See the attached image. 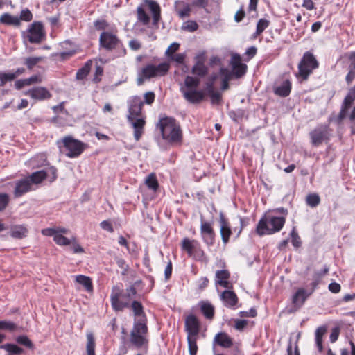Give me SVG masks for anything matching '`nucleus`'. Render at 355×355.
Masks as SVG:
<instances>
[{
    "label": "nucleus",
    "instance_id": "nucleus-1",
    "mask_svg": "<svg viewBox=\"0 0 355 355\" xmlns=\"http://www.w3.org/2000/svg\"><path fill=\"white\" fill-rule=\"evenodd\" d=\"M128 114L127 119L134 129V137L139 141L144 133L146 124L145 116L142 113L144 102L139 96H132L128 101Z\"/></svg>",
    "mask_w": 355,
    "mask_h": 355
},
{
    "label": "nucleus",
    "instance_id": "nucleus-2",
    "mask_svg": "<svg viewBox=\"0 0 355 355\" xmlns=\"http://www.w3.org/2000/svg\"><path fill=\"white\" fill-rule=\"evenodd\" d=\"M163 139L171 144H180L182 140V132L180 124L172 117L161 118L157 123Z\"/></svg>",
    "mask_w": 355,
    "mask_h": 355
},
{
    "label": "nucleus",
    "instance_id": "nucleus-3",
    "mask_svg": "<svg viewBox=\"0 0 355 355\" xmlns=\"http://www.w3.org/2000/svg\"><path fill=\"white\" fill-rule=\"evenodd\" d=\"M130 343L137 349L146 347L148 343L147 319L135 320L130 335Z\"/></svg>",
    "mask_w": 355,
    "mask_h": 355
},
{
    "label": "nucleus",
    "instance_id": "nucleus-4",
    "mask_svg": "<svg viewBox=\"0 0 355 355\" xmlns=\"http://www.w3.org/2000/svg\"><path fill=\"white\" fill-rule=\"evenodd\" d=\"M135 295L136 289L134 286H130L125 292H122L117 286L114 287L110 296L112 308L115 311H122L128 307Z\"/></svg>",
    "mask_w": 355,
    "mask_h": 355
},
{
    "label": "nucleus",
    "instance_id": "nucleus-5",
    "mask_svg": "<svg viewBox=\"0 0 355 355\" xmlns=\"http://www.w3.org/2000/svg\"><path fill=\"white\" fill-rule=\"evenodd\" d=\"M285 221L284 217L265 216L259 221L257 232L259 235L262 236L279 232L283 227Z\"/></svg>",
    "mask_w": 355,
    "mask_h": 355
},
{
    "label": "nucleus",
    "instance_id": "nucleus-6",
    "mask_svg": "<svg viewBox=\"0 0 355 355\" xmlns=\"http://www.w3.org/2000/svg\"><path fill=\"white\" fill-rule=\"evenodd\" d=\"M62 146H60V150L68 157H76L84 150V144L71 136L64 137L62 139Z\"/></svg>",
    "mask_w": 355,
    "mask_h": 355
},
{
    "label": "nucleus",
    "instance_id": "nucleus-7",
    "mask_svg": "<svg viewBox=\"0 0 355 355\" xmlns=\"http://www.w3.org/2000/svg\"><path fill=\"white\" fill-rule=\"evenodd\" d=\"M318 67V62L310 52H306L298 64L299 76L306 80L313 70Z\"/></svg>",
    "mask_w": 355,
    "mask_h": 355
},
{
    "label": "nucleus",
    "instance_id": "nucleus-8",
    "mask_svg": "<svg viewBox=\"0 0 355 355\" xmlns=\"http://www.w3.org/2000/svg\"><path fill=\"white\" fill-rule=\"evenodd\" d=\"M169 69L170 64L168 62H162L157 66L148 64L141 69V75L146 79L156 76H163L167 73Z\"/></svg>",
    "mask_w": 355,
    "mask_h": 355
},
{
    "label": "nucleus",
    "instance_id": "nucleus-9",
    "mask_svg": "<svg viewBox=\"0 0 355 355\" xmlns=\"http://www.w3.org/2000/svg\"><path fill=\"white\" fill-rule=\"evenodd\" d=\"M309 135L312 145L314 146H318L323 141H328L329 139V128L327 125H318L314 128Z\"/></svg>",
    "mask_w": 355,
    "mask_h": 355
},
{
    "label": "nucleus",
    "instance_id": "nucleus-10",
    "mask_svg": "<svg viewBox=\"0 0 355 355\" xmlns=\"http://www.w3.org/2000/svg\"><path fill=\"white\" fill-rule=\"evenodd\" d=\"M121 44V40L112 32L103 31L99 37V45L107 51L116 49Z\"/></svg>",
    "mask_w": 355,
    "mask_h": 355
},
{
    "label": "nucleus",
    "instance_id": "nucleus-11",
    "mask_svg": "<svg viewBox=\"0 0 355 355\" xmlns=\"http://www.w3.org/2000/svg\"><path fill=\"white\" fill-rule=\"evenodd\" d=\"M44 37L43 25L40 21H34L27 30L26 37L31 44L40 43Z\"/></svg>",
    "mask_w": 355,
    "mask_h": 355
},
{
    "label": "nucleus",
    "instance_id": "nucleus-12",
    "mask_svg": "<svg viewBox=\"0 0 355 355\" xmlns=\"http://www.w3.org/2000/svg\"><path fill=\"white\" fill-rule=\"evenodd\" d=\"M230 66L235 78H239L246 73L247 65L242 63L241 57L239 54H233L232 55Z\"/></svg>",
    "mask_w": 355,
    "mask_h": 355
},
{
    "label": "nucleus",
    "instance_id": "nucleus-13",
    "mask_svg": "<svg viewBox=\"0 0 355 355\" xmlns=\"http://www.w3.org/2000/svg\"><path fill=\"white\" fill-rule=\"evenodd\" d=\"M200 234L203 241L208 245H212L214 243L215 233L211 223L205 221L201 218Z\"/></svg>",
    "mask_w": 355,
    "mask_h": 355
},
{
    "label": "nucleus",
    "instance_id": "nucleus-14",
    "mask_svg": "<svg viewBox=\"0 0 355 355\" xmlns=\"http://www.w3.org/2000/svg\"><path fill=\"white\" fill-rule=\"evenodd\" d=\"M181 93L184 99L192 104L200 103L205 97V92L202 90H198L196 89H182Z\"/></svg>",
    "mask_w": 355,
    "mask_h": 355
},
{
    "label": "nucleus",
    "instance_id": "nucleus-15",
    "mask_svg": "<svg viewBox=\"0 0 355 355\" xmlns=\"http://www.w3.org/2000/svg\"><path fill=\"white\" fill-rule=\"evenodd\" d=\"M185 331L187 336H198L200 331V323L194 315H189L185 320Z\"/></svg>",
    "mask_w": 355,
    "mask_h": 355
},
{
    "label": "nucleus",
    "instance_id": "nucleus-16",
    "mask_svg": "<svg viewBox=\"0 0 355 355\" xmlns=\"http://www.w3.org/2000/svg\"><path fill=\"white\" fill-rule=\"evenodd\" d=\"M15 184L14 196L15 198L22 196L26 193L30 191L33 187L27 177L15 181Z\"/></svg>",
    "mask_w": 355,
    "mask_h": 355
},
{
    "label": "nucleus",
    "instance_id": "nucleus-17",
    "mask_svg": "<svg viewBox=\"0 0 355 355\" xmlns=\"http://www.w3.org/2000/svg\"><path fill=\"white\" fill-rule=\"evenodd\" d=\"M219 216L220 233L223 243L225 245L229 242L230 237L232 234V230L229 222L225 218L223 212L220 213Z\"/></svg>",
    "mask_w": 355,
    "mask_h": 355
},
{
    "label": "nucleus",
    "instance_id": "nucleus-18",
    "mask_svg": "<svg viewBox=\"0 0 355 355\" xmlns=\"http://www.w3.org/2000/svg\"><path fill=\"white\" fill-rule=\"evenodd\" d=\"M25 94L29 96L32 98L40 101L49 99L51 97L49 90L42 87H35L30 89L25 93Z\"/></svg>",
    "mask_w": 355,
    "mask_h": 355
},
{
    "label": "nucleus",
    "instance_id": "nucleus-19",
    "mask_svg": "<svg viewBox=\"0 0 355 355\" xmlns=\"http://www.w3.org/2000/svg\"><path fill=\"white\" fill-rule=\"evenodd\" d=\"M182 250L187 252L189 257L193 256L195 253L200 251V243L196 240H191L189 238H184L181 243Z\"/></svg>",
    "mask_w": 355,
    "mask_h": 355
},
{
    "label": "nucleus",
    "instance_id": "nucleus-20",
    "mask_svg": "<svg viewBox=\"0 0 355 355\" xmlns=\"http://www.w3.org/2000/svg\"><path fill=\"white\" fill-rule=\"evenodd\" d=\"M220 298L223 304L228 308L235 309L238 302V297L234 291L225 290L220 295Z\"/></svg>",
    "mask_w": 355,
    "mask_h": 355
},
{
    "label": "nucleus",
    "instance_id": "nucleus-21",
    "mask_svg": "<svg viewBox=\"0 0 355 355\" xmlns=\"http://www.w3.org/2000/svg\"><path fill=\"white\" fill-rule=\"evenodd\" d=\"M312 290L309 292L304 288H299L295 293L293 295L292 302L293 304L297 306H302L305 302L306 300L308 297L313 293Z\"/></svg>",
    "mask_w": 355,
    "mask_h": 355
},
{
    "label": "nucleus",
    "instance_id": "nucleus-22",
    "mask_svg": "<svg viewBox=\"0 0 355 355\" xmlns=\"http://www.w3.org/2000/svg\"><path fill=\"white\" fill-rule=\"evenodd\" d=\"M355 97L349 92L347 95L344 98V101L341 105V109L339 112L338 119L339 121H342L347 116L348 110L352 105Z\"/></svg>",
    "mask_w": 355,
    "mask_h": 355
},
{
    "label": "nucleus",
    "instance_id": "nucleus-23",
    "mask_svg": "<svg viewBox=\"0 0 355 355\" xmlns=\"http://www.w3.org/2000/svg\"><path fill=\"white\" fill-rule=\"evenodd\" d=\"M62 49H66L65 51L60 52L57 54L61 60H65L69 58L73 55L76 53V49L74 44L70 40H65L61 44Z\"/></svg>",
    "mask_w": 355,
    "mask_h": 355
},
{
    "label": "nucleus",
    "instance_id": "nucleus-24",
    "mask_svg": "<svg viewBox=\"0 0 355 355\" xmlns=\"http://www.w3.org/2000/svg\"><path fill=\"white\" fill-rule=\"evenodd\" d=\"M230 274L227 270H217L216 272V284H218L225 288H230V283L228 282Z\"/></svg>",
    "mask_w": 355,
    "mask_h": 355
},
{
    "label": "nucleus",
    "instance_id": "nucleus-25",
    "mask_svg": "<svg viewBox=\"0 0 355 355\" xmlns=\"http://www.w3.org/2000/svg\"><path fill=\"white\" fill-rule=\"evenodd\" d=\"M95 71L92 81L98 83L101 80L103 75V65L107 63V60L103 58L95 59Z\"/></svg>",
    "mask_w": 355,
    "mask_h": 355
},
{
    "label": "nucleus",
    "instance_id": "nucleus-26",
    "mask_svg": "<svg viewBox=\"0 0 355 355\" xmlns=\"http://www.w3.org/2000/svg\"><path fill=\"white\" fill-rule=\"evenodd\" d=\"M214 343L225 348H229L232 345L231 338L227 334L223 332L215 336Z\"/></svg>",
    "mask_w": 355,
    "mask_h": 355
},
{
    "label": "nucleus",
    "instance_id": "nucleus-27",
    "mask_svg": "<svg viewBox=\"0 0 355 355\" xmlns=\"http://www.w3.org/2000/svg\"><path fill=\"white\" fill-rule=\"evenodd\" d=\"M175 6V11L180 18L184 19L185 17H189L191 8L188 3H186L184 1H176Z\"/></svg>",
    "mask_w": 355,
    "mask_h": 355
},
{
    "label": "nucleus",
    "instance_id": "nucleus-28",
    "mask_svg": "<svg viewBox=\"0 0 355 355\" xmlns=\"http://www.w3.org/2000/svg\"><path fill=\"white\" fill-rule=\"evenodd\" d=\"M146 3L152 12L153 24H157L161 17V9L159 5L153 0L146 1Z\"/></svg>",
    "mask_w": 355,
    "mask_h": 355
},
{
    "label": "nucleus",
    "instance_id": "nucleus-29",
    "mask_svg": "<svg viewBox=\"0 0 355 355\" xmlns=\"http://www.w3.org/2000/svg\"><path fill=\"white\" fill-rule=\"evenodd\" d=\"M0 24L19 26L21 24L20 20L18 17L13 16L8 12H5L0 17Z\"/></svg>",
    "mask_w": 355,
    "mask_h": 355
},
{
    "label": "nucleus",
    "instance_id": "nucleus-30",
    "mask_svg": "<svg viewBox=\"0 0 355 355\" xmlns=\"http://www.w3.org/2000/svg\"><path fill=\"white\" fill-rule=\"evenodd\" d=\"M291 89V83L288 80H286L281 85L275 88V93L278 96L286 97L289 95Z\"/></svg>",
    "mask_w": 355,
    "mask_h": 355
},
{
    "label": "nucleus",
    "instance_id": "nucleus-31",
    "mask_svg": "<svg viewBox=\"0 0 355 355\" xmlns=\"http://www.w3.org/2000/svg\"><path fill=\"white\" fill-rule=\"evenodd\" d=\"M131 308L136 317L135 320H141L143 318L147 319L144 313L143 306L139 302L134 300L131 304Z\"/></svg>",
    "mask_w": 355,
    "mask_h": 355
},
{
    "label": "nucleus",
    "instance_id": "nucleus-32",
    "mask_svg": "<svg viewBox=\"0 0 355 355\" xmlns=\"http://www.w3.org/2000/svg\"><path fill=\"white\" fill-rule=\"evenodd\" d=\"M0 349H4L8 352V355H20L24 353V349L13 343H6L0 345Z\"/></svg>",
    "mask_w": 355,
    "mask_h": 355
},
{
    "label": "nucleus",
    "instance_id": "nucleus-33",
    "mask_svg": "<svg viewBox=\"0 0 355 355\" xmlns=\"http://www.w3.org/2000/svg\"><path fill=\"white\" fill-rule=\"evenodd\" d=\"M32 186L41 183L46 178V174L44 169L32 173L30 175L27 176Z\"/></svg>",
    "mask_w": 355,
    "mask_h": 355
},
{
    "label": "nucleus",
    "instance_id": "nucleus-34",
    "mask_svg": "<svg viewBox=\"0 0 355 355\" xmlns=\"http://www.w3.org/2000/svg\"><path fill=\"white\" fill-rule=\"evenodd\" d=\"M327 332V328L324 326L319 327L315 332V340L317 348L320 352L323 350L322 337Z\"/></svg>",
    "mask_w": 355,
    "mask_h": 355
},
{
    "label": "nucleus",
    "instance_id": "nucleus-35",
    "mask_svg": "<svg viewBox=\"0 0 355 355\" xmlns=\"http://www.w3.org/2000/svg\"><path fill=\"white\" fill-rule=\"evenodd\" d=\"M28 230L23 225H16L12 227L10 236L12 238L21 239L27 236Z\"/></svg>",
    "mask_w": 355,
    "mask_h": 355
},
{
    "label": "nucleus",
    "instance_id": "nucleus-36",
    "mask_svg": "<svg viewBox=\"0 0 355 355\" xmlns=\"http://www.w3.org/2000/svg\"><path fill=\"white\" fill-rule=\"evenodd\" d=\"M200 84V79L196 77L187 76L185 78L184 85L180 86V90L187 88V89H196Z\"/></svg>",
    "mask_w": 355,
    "mask_h": 355
},
{
    "label": "nucleus",
    "instance_id": "nucleus-37",
    "mask_svg": "<svg viewBox=\"0 0 355 355\" xmlns=\"http://www.w3.org/2000/svg\"><path fill=\"white\" fill-rule=\"evenodd\" d=\"M200 310L206 318H213L214 315V308L210 303L202 302L200 303Z\"/></svg>",
    "mask_w": 355,
    "mask_h": 355
},
{
    "label": "nucleus",
    "instance_id": "nucleus-38",
    "mask_svg": "<svg viewBox=\"0 0 355 355\" xmlns=\"http://www.w3.org/2000/svg\"><path fill=\"white\" fill-rule=\"evenodd\" d=\"M145 184L149 189L152 190L154 192H155L159 187L157 179L156 178L155 174L153 173L149 174L146 177L145 180Z\"/></svg>",
    "mask_w": 355,
    "mask_h": 355
},
{
    "label": "nucleus",
    "instance_id": "nucleus-39",
    "mask_svg": "<svg viewBox=\"0 0 355 355\" xmlns=\"http://www.w3.org/2000/svg\"><path fill=\"white\" fill-rule=\"evenodd\" d=\"M198 338V336H187L189 355L197 354L198 350V347L197 345Z\"/></svg>",
    "mask_w": 355,
    "mask_h": 355
},
{
    "label": "nucleus",
    "instance_id": "nucleus-40",
    "mask_svg": "<svg viewBox=\"0 0 355 355\" xmlns=\"http://www.w3.org/2000/svg\"><path fill=\"white\" fill-rule=\"evenodd\" d=\"M207 68L200 61H198L192 68V73L202 77L207 74Z\"/></svg>",
    "mask_w": 355,
    "mask_h": 355
},
{
    "label": "nucleus",
    "instance_id": "nucleus-41",
    "mask_svg": "<svg viewBox=\"0 0 355 355\" xmlns=\"http://www.w3.org/2000/svg\"><path fill=\"white\" fill-rule=\"evenodd\" d=\"M137 15L139 21L142 23L144 25H147L150 22V17L146 12L142 6H139L137 8Z\"/></svg>",
    "mask_w": 355,
    "mask_h": 355
},
{
    "label": "nucleus",
    "instance_id": "nucleus-42",
    "mask_svg": "<svg viewBox=\"0 0 355 355\" xmlns=\"http://www.w3.org/2000/svg\"><path fill=\"white\" fill-rule=\"evenodd\" d=\"M329 271V268L325 266L324 269L320 272H315L313 275V281L311 283L312 291L315 290L317 286L319 284L321 278L325 275Z\"/></svg>",
    "mask_w": 355,
    "mask_h": 355
},
{
    "label": "nucleus",
    "instance_id": "nucleus-43",
    "mask_svg": "<svg viewBox=\"0 0 355 355\" xmlns=\"http://www.w3.org/2000/svg\"><path fill=\"white\" fill-rule=\"evenodd\" d=\"M18 326L10 320H0V330H8L10 332L18 331Z\"/></svg>",
    "mask_w": 355,
    "mask_h": 355
},
{
    "label": "nucleus",
    "instance_id": "nucleus-44",
    "mask_svg": "<svg viewBox=\"0 0 355 355\" xmlns=\"http://www.w3.org/2000/svg\"><path fill=\"white\" fill-rule=\"evenodd\" d=\"M89 75V60L86 61L84 66L79 69L76 73V80H83L87 78Z\"/></svg>",
    "mask_w": 355,
    "mask_h": 355
},
{
    "label": "nucleus",
    "instance_id": "nucleus-45",
    "mask_svg": "<svg viewBox=\"0 0 355 355\" xmlns=\"http://www.w3.org/2000/svg\"><path fill=\"white\" fill-rule=\"evenodd\" d=\"M270 24V21L266 19H260L257 24L256 32L254 37L261 34L265 29H266Z\"/></svg>",
    "mask_w": 355,
    "mask_h": 355
},
{
    "label": "nucleus",
    "instance_id": "nucleus-46",
    "mask_svg": "<svg viewBox=\"0 0 355 355\" xmlns=\"http://www.w3.org/2000/svg\"><path fill=\"white\" fill-rule=\"evenodd\" d=\"M306 202L309 206L315 207L320 204V198L317 193H311L306 196Z\"/></svg>",
    "mask_w": 355,
    "mask_h": 355
},
{
    "label": "nucleus",
    "instance_id": "nucleus-47",
    "mask_svg": "<svg viewBox=\"0 0 355 355\" xmlns=\"http://www.w3.org/2000/svg\"><path fill=\"white\" fill-rule=\"evenodd\" d=\"M16 342L21 345L26 347L28 349L33 348V344L32 341L26 335L18 336L16 338Z\"/></svg>",
    "mask_w": 355,
    "mask_h": 355
},
{
    "label": "nucleus",
    "instance_id": "nucleus-48",
    "mask_svg": "<svg viewBox=\"0 0 355 355\" xmlns=\"http://www.w3.org/2000/svg\"><path fill=\"white\" fill-rule=\"evenodd\" d=\"M15 80V75L10 72L0 71V87L3 86L6 83L11 82Z\"/></svg>",
    "mask_w": 355,
    "mask_h": 355
},
{
    "label": "nucleus",
    "instance_id": "nucleus-49",
    "mask_svg": "<svg viewBox=\"0 0 355 355\" xmlns=\"http://www.w3.org/2000/svg\"><path fill=\"white\" fill-rule=\"evenodd\" d=\"M54 241L59 245L69 246L71 244V241L61 234H58L55 236Z\"/></svg>",
    "mask_w": 355,
    "mask_h": 355
},
{
    "label": "nucleus",
    "instance_id": "nucleus-50",
    "mask_svg": "<svg viewBox=\"0 0 355 355\" xmlns=\"http://www.w3.org/2000/svg\"><path fill=\"white\" fill-rule=\"evenodd\" d=\"M42 60V57H28L25 59L24 64L28 69H32Z\"/></svg>",
    "mask_w": 355,
    "mask_h": 355
},
{
    "label": "nucleus",
    "instance_id": "nucleus-51",
    "mask_svg": "<svg viewBox=\"0 0 355 355\" xmlns=\"http://www.w3.org/2000/svg\"><path fill=\"white\" fill-rule=\"evenodd\" d=\"M10 202V196L6 193H0V212L3 211Z\"/></svg>",
    "mask_w": 355,
    "mask_h": 355
},
{
    "label": "nucleus",
    "instance_id": "nucleus-52",
    "mask_svg": "<svg viewBox=\"0 0 355 355\" xmlns=\"http://www.w3.org/2000/svg\"><path fill=\"white\" fill-rule=\"evenodd\" d=\"M46 178H49L50 182H53L57 178V169L54 166H49L44 169Z\"/></svg>",
    "mask_w": 355,
    "mask_h": 355
},
{
    "label": "nucleus",
    "instance_id": "nucleus-53",
    "mask_svg": "<svg viewBox=\"0 0 355 355\" xmlns=\"http://www.w3.org/2000/svg\"><path fill=\"white\" fill-rule=\"evenodd\" d=\"M64 116L53 118V121L60 125L71 124V121L68 120V112H61Z\"/></svg>",
    "mask_w": 355,
    "mask_h": 355
},
{
    "label": "nucleus",
    "instance_id": "nucleus-54",
    "mask_svg": "<svg viewBox=\"0 0 355 355\" xmlns=\"http://www.w3.org/2000/svg\"><path fill=\"white\" fill-rule=\"evenodd\" d=\"M76 281L83 285L85 290L89 291V277L85 276L83 275H76Z\"/></svg>",
    "mask_w": 355,
    "mask_h": 355
},
{
    "label": "nucleus",
    "instance_id": "nucleus-55",
    "mask_svg": "<svg viewBox=\"0 0 355 355\" xmlns=\"http://www.w3.org/2000/svg\"><path fill=\"white\" fill-rule=\"evenodd\" d=\"M198 28V24L194 21H187L182 25V29L190 32L196 31Z\"/></svg>",
    "mask_w": 355,
    "mask_h": 355
},
{
    "label": "nucleus",
    "instance_id": "nucleus-56",
    "mask_svg": "<svg viewBox=\"0 0 355 355\" xmlns=\"http://www.w3.org/2000/svg\"><path fill=\"white\" fill-rule=\"evenodd\" d=\"M179 48L180 44L178 42H173L166 49L165 55L169 58L171 55H174V53L179 49Z\"/></svg>",
    "mask_w": 355,
    "mask_h": 355
},
{
    "label": "nucleus",
    "instance_id": "nucleus-57",
    "mask_svg": "<svg viewBox=\"0 0 355 355\" xmlns=\"http://www.w3.org/2000/svg\"><path fill=\"white\" fill-rule=\"evenodd\" d=\"M19 19L22 21H30L33 19V15L28 9L26 8L21 10Z\"/></svg>",
    "mask_w": 355,
    "mask_h": 355
},
{
    "label": "nucleus",
    "instance_id": "nucleus-58",
    "mask_svg": "<svg viewBox=\"0 0 355 355\" xmlns=\"http://www.w3.org/2000/svg\"><path fill=\"white\" fill-rule=\"evenodd\" d=\"M144 104L146 103V105H150L155 101V94L153 92H147L144 94Z\"/></svg>",
    "mask_w": 355,
    "mask_h": 355
},
{
    "label": "nucleus",
    "instance_id": "nucleus-59",
    "mask_svg": "<svg viewBox=\"0 0 355 355\" xmlns=\"http://www.w3.org/2000/svg\"><path fill=\"white\" fill-rule=\"evenodd\" d=\"M67 250L72 252L74 254H78L83 252V248L74 241L73 242H71L70 245H69Z\"/></svg>",
    "mask_w": 355,
    "mask_h": 355
},
{
    "label": "nucleus",
    "instance_id": "nucleus-60",
    "mask_svg": "<svg viewBox=\"0 0 355 355\" xmlns=\"http://www.w3.org/2000/svg\"><path fill=\"white\" fill-rule=\"evenodd\" d=\"M220 74L223 76V80L227 79V81H230L232 78H234L232 71L226 68H221L220 69Z\"/></svg>",
    "mask_w": 355,
    "mask_h": 355
},
{
    "label": "nucleus",
    "instance_id": "nucleus-61",
    "mask_svg": "<svg viewBox=\"0 0 355 355\" xmlns=\"http://www.w3.org/2000/svg\"><path fill=\"white\" fill-rule=\"evenodd\" d=\"M94 27L97 30H105L108 26V23L103 19L96 20L94 23Z\"/></svg>",
    "mask_w": 355,
    "mask_h": 355
},
{
    "label": "nucleus",
    "instance_id": "nucleus-62",
    "mask_svg": "<svg viewBox=\"0 0 355 355\" xmlns=\"http://www.w3.org/2000/svg\"><path fill=\"white\" fill-rule=\"evenodd\" d=\"M171 60L177 62L178 64H182L185 59V55L183 53H178L175 55H173L169 57Z\"/></svg>",
    "mask_w": 355,
    "mask_h": 355
},
{
    "label": "nucleus",
    "instance_id": "nucleus-63",
    "mask_svg": "<svg viewBox=\"0 0 355 355\" xmlns=\"http://www.w3.org/2000/svg\"><path fill=\"white\" fill-rule=\"evenodd\" d=\"M291 236L292 237L293 245L296 248L299 247L301 244L300 239L297 235V232H295V230H293V231L291 233Z\"/></svg>",
    "mask_w": 355,
    "mask_h": 355
},
{
    "label": "nucleus",
    "instance_id": "nucleus-64",
    "mask_svg": "<svg viewBox=\"0 0 355 355\" xmlns=\"http://www.w3.org/2000/svg\"><path fill=\"white\" fill-rule=\"evenodd\" d=\"M248 324V320H236L235 321L234 327L236 329L241 331L243 330Z\"/></svg>",
    "mask_w": 355,
    "mask_h": 355
}]
</instances>
